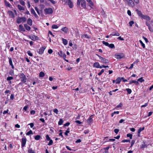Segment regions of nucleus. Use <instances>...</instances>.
<instances>
[{
    "instance_id": "nucleus-1",
    "label": "nucleus",
    "mask_w": 153,
    "mask_h": 153,
    "mask_svg": "<svg viewBox=\"0 0 153 153\" xmlns=\"http://www.w3.org/2000/svg\"><path fill=\"white\" fill-rule=\"evenodd\" d=\"M123 1L125 5L132 8L134 7V3L138 4L139 2V0H123Z\"/></svg>"
},
{
    "instance_id": "nucleus-2",
    "label": "nucleus",
    "mask_w": 153,
    "mask_h": 153,
    "mask_svg": "<svg viewBox=\"0 0 153 153\" xmlns=\"http://www.w3.org/2000/svg\"><path fill=\"white\" fill-rule=\"evenodd\" d=\"M82 8L86 9V1L85 0H77V5L78 6H80V5Z\"/></svg>"
},
{
    "instance_id": "nucleus-3",
    "label": "nucleus",
    "mask_w": 153,
    "mask_h": 153,
    "mask_svg": "<svg viewBox=\"0 0 153 153\" xmlns=\"http://www.w3.org/2000/svg\"><path fill=\"white\" fill-rule=\"evenodd\" d=\"M26 20L27 19L25 17L18 16L16 19V22L18 24H20L22 22H25Z\"/></svg>"
},
{
    "instance_id": "nucleus-4",
    "label": "nucleus",
    "mask_w": 153,
    "mask_h": 153,
    "mask_svg": "<svg viewBox=\"0 0 153 153\" xmlns=\"http://www.w3.org/2000/svg\"><path fill=\"white\" fill-rule=\"evenodd\" d=\"M19 76L21 81L22 82L24 83H25L27 82V78L25 75L23 73H20Z\"/></svg>"
},
{
    "instance_id": "nucleus-5",
    "label": "nucleus",
    "mask_w": 153,
    "mask_h": 153,
    "mask_svg": "<svg viewBox=\"0 0 153 153\" xmlns=\"http://www.w3.org/2000/svg\"><path fill=\"white\" fill-rule=\"evenodd\" d=\"M115 58L118 59H120L124 57V55L123 53H117L115 55Z\"/></svg>"
},
{
    "instance_id": "nucleus-6",
    "label": "nucleus",
    "mask_w": 153,
    "mask_h": 153,
    "mask_svg": "<svg viewBox=\"0 0 153 153\" xmlns=\"http://www.w3.org/2000/svg\"><path fill=\"white\" fill-rule=\"evenodd\" d=\"M44 11L46 14H51L52 13H53V10L52 9L49 7L48 8H45L44 10Z\"/></svg>"
},
{
    "instance_id": "nucleus-7",
    "label": "nucleus",
    "mask_w": 153,
    "mask_h": 153,
    "mask_svg": "<svg viewBox=\"0 0 153 153\" xmlns=\"http://www.w3.org/2000/svg\"><path fill=\"white\" fill-rule=\"evenodd\" d=\"M100 59V62L102 63L107 64L109 62V61L108 59L102 57Z\"/></svg>"
},
{
    "instance_id": "nucleus-8",
    "label": "nucleus",
    "mask_w": 153,
    "mask_h": 153,
    "mask_svg": "<svg viewBox=\"0 0 153 153\" xmlns=\"http://www.w3.org/2000/svg\"><path fill=\"white\" fill-rule=\"evenodd\" d=\"M26 140L27 139L25 137L22 138L21 143V146L22 148L24 147L25 146L26 142Z\"/></svg>"
},
{
    "instance_id": "nucleus-9",
    "label": "nucleus",
    "mask_w": 153,
    "mask_h": 153,
    "mask_svg": "<svg viewBox=\"0 0 153 153\" xmlns=\"http://www.w3.org/2000/svg\"><path fill=\"white\" fill-rule=\"evenodd\" d=\"M29 38L33 41H36L37 40L39 39L38 37L35 35H33V36H29Z\"/></svg>"
},
{
    "instance_id": "nucleus-10",
    "label": "nucleus",
    "mask_w": 153,
    "mask_h": 153,
    "mask_svg": "<svg viewBox=\"0 0 153 153\" xmlns=\"http://www.w3.org/2000/svg\"><path fill=\"white\" fill-rule=\"evenodd\" d=\"M7 13L9 14L10 17L11 18H14L15 17L14 14L12 11L9 10L7 12Z\"/></svg>"
},
{
    "instance_id": "nucleus-11",
    "label": "nucleus",
    "mask_w": 153,
    "mask_h": 153,
    "mask_svg": "<svg viewBox=\"0 0 153 153\" xmlns=\"http://www.w3.org/2000/svg\"><path fill=\"white\" fill-rule=\"evenodd\" d=\"M46 47L45 46L42 47L39 50V51L38 52L39 54H42L44 53V51Z\"/></svg>"
},
{
    "instance_id": "nucleus-12",
    "label": "nucleus",
    "mask_w": 153,
    "mask_h": 153,
    "mask_svg": "<svg viewBox=\"0 0 153 153\" xmlns=\"http://www.w3.org/2000/svg\"><path fill=\"white\" fill-rule=\"evenodd\" d=\"M58 54L61 57L63 58H66V55L65 53L62 52V51H61L59 52H58Z\"/></svg>"
},
{
    "instance_id": "nucleus-13",
    "label": "nucleus",
    "mask_w": 153,
    "mask_h": 153,
    "mask_svg": "<svg viewBox=\"0 0 153 153\" xmlns=\"http://www.w3.org/2000/svg\"><path fill=\"white\" fill-rule=\"evenodd\" d=\"M68 3V4L69 6V7L71 8L73 7V3L71 1V0H67Z\"/></svg>"
},
{
    "instance_id": "nucleus-14",
    "label": "nucleus",
    "mask_w": 153,
    "mask_h": 153,
    "mask_svg": "<svg viewBox=\"0 0 153 153\" xmlns=\"http://www.w3.org/2000/svg\"><path fill=\"white\" fill-rule=\"evenodd\" d=\"M19 29L20 31H25V30L23 26L22 25H20L19 26Z\"/></svg>"
},
{
    "instance_id": "nucleus-15",
    "label": "nucleus",
    "mask_w": 153,
    "mask_h": 153,
    "mask_svg": "<svg viewBox=\"0 0 153 153\" xmlns=\"http://www.w3.org/2000/svg\"><path fill=\"white\" fill-rule=\"evenodd\" d=\"M135 11L137 12L138 16L142 18L143 15L142 14L141 12L137 9H136Z\"/></svg>"
},
{
    "instance_id": "nucleus-16",
    "label": "nucleus",
    "mask_w": 153,
    "mask_h": 153,
    "mask_svg": "<svg viewBox=\"0 0 153 153\" xmlns=\"http://www.w3.org/2000/svg\"><path fill=\"white\" fill-rule=\"evenodd\" d=\"M144 127H143L142 128H140L138 131V134L137 136L138 137H140V132H141L142 131L144 130Z\"/></svg>"
},
{
    "instance_id": "nucleus-17",
    "label": "nucleus",
    "mask_w": 153,
    "mask_h": 153,
    "mask_svg": "<svg viewBox=\"0 0 153 153\" xmlns=\"http://www.w3.org/2000/svg\"><path fill=\"white\" fill-rule=\"evenodd\" d=\"M86 0L87 1V2L89 3V5H88V6L91 7V8H92V6H94V4L91 0Z\"/></svg>"
},
{
    "instance_id": "nucleus-18",
    "label": "nucleus",
    "mask_w": 153,
    "mask_h": 153,
    "mask_svg": "<svg viewBox=\"0 0 153 153\" xmlns=\"http://www.w3.org/2000/svg\"><path fill=\"white\" fill-rule=\"evenodd\" d=\"M142 18L147 21H149L150 19V17L147 15H143Z\"/></svg>"
},
{
    "instance_id": "nucleus-19",
    "label": "nucleus",
    "mask_w": 153,
    "mask_h": 153,
    "mask_svg": "<svg viewBox=\"0 0 153 153\" xmlns=\"http://www.w3.org/2000/svg\"><path fill=\"white\" fill-rule=\"evenodd\" d=\"M32 20L30 18H29L27 21V23L30 26H31L32 24Z\"/></svg>"
},
{
    "instance_id": "nucleus-20",
    "label": "nucleus",
    "mask_w": 153,
    "mask_h": 153,
    "mask_svg": "<svg viewBox=\"0 0 153 153\" xmlns=\"http://www.w3.org/2000/svg\"><path fill=\"white\" fill-rule=\"evenodd\" d=\"M93 115H92L90 116L89 118L87 119V122L88 123H91L93 121Z\"/></svg>"
},
{
    "instance_id": "nucleus-21",
    "label": "nucleus",
    "mask_w": 153,
    "mask_h": 153,
    "mask_svg": "<svg viewBox=\"0 0 153 153\" xmlns=\"http://www.w3.org/2000/svg\"><path fill=\"white\" fill-rule=\"evenodd\" d=\"M31 13L33 14V15L36 17H38V16L35 12V10L33 8H31Z\"/></svg>"
},
{
    "instance_id": "nucleus-22",
    "label": "nucleus",
    "mask_w": 153,
    "mask_h": 153,
    "mask_svg": "<svg viewBox=\"0 0 153 153\" xmlns=\"http://www.w3.org/2000/svg\"><path fill=\"white\" fill-rule=\"evenodd\" d=\"M68 27H63L61 29V30L64 32L65 33H67L68 30Z\"/></svg>"
},
{
    "instance_id": "nucleus-23",
    "label": "nucleus",
    "mask_w": 153,
    "mask_h": 153,
    "mask_svg": "<svg viewBox=\"0 0 153 153\" xmlns=\"http://www.w3.org/2000/svg\"><path fill=\"white\" fill-rule=\"evenodd\" d=\"M24 26L25 28V29L27 31H30V30L31 27H30L27 25V24H25Z\"/></svg>"
},
{
    "instance_id": "nucleus-24",
    "label": "nucleus",
    "mask_w": 153,
    "mask_h": 153,
    "mask_svg": "<svg viewBox=\"0 0 153 153\" xmlns=\"http://www.w3.org/2000/svg\"><path fill=\"white\" fill-rule=\"evenodd\" d=\"M132 83H134L136 85H138L139 84V83L137 81L134 80H132L131 81H130L129 84L131 85Z\"/></svg>"
},
{
    "instance_id": "nucleus-25",
    "label": "nucleus",
    "mask_w": 153,
    "mask_h": 153,
    "mask_svg": "<svg viewBox=\"0 0 153 153\" xmlns=\"http://www.w3.org/2000/svg\"><path fill=\"white\" fill-rule=\"evenodd\" d=\"M108 137H105V139L104 140H105V141H114L115 140L114 139H108Z\"/></svg>"
},
{
    "instance_id": "nucleus-26",
    "label": "nucleus",
    "mask_w": 153,
    "mask_h": 153,
    "mask_svg": "<svg viewBox=\"0 0 153 153\" xmlns=\"http://www.w3.org/2000/svg\"><path fill=\"white\" fill-rule=\"evenodd\" d=\"M116 81V83L117 84H119L120 83L121 81V79L120 77H118L115 80Z\"/></svg>"
},
{
    "instance_id": "nucleus-27",
    "label": "nucleus",
    "mask_w": 153,
    "mask_h": 153,
    "mask_svg": "<svg viewBox=\"0 0 153 153\" xmlns=\"http://www.w3.org/2000/svg\"><path fill=\"white\" fill-rule=\"evenodd\" d=\"M99 66L100 64L98 62H95L93 65L94 67L97 68H98V67Z\"/></svg>"
},
{
    "instance_id": "nucleus-28",
    "label": "nucleus",
    "mask_w": 153,
    "mask_h": 153,
    "mask_svg": "<svg viewBox=\"0 0 153 153\" xmlns=\"http://www.w3.org/2000/svg\"><path fill=\"white\" fill-rule=\"evenodd\" d=\"M18 8V9L20 10H25V8L23 7L21 5H18L17 6Z\"/></svg>"
},
{
    "instance_id": "nucleus-29",
    "label": "nucleus",
    "mask_w": 153,
    "mask_h": 153,
    "mask_svg": "<svg viewBox=\"0 0 153 153\" xmlns=\"http://www.w3.org/2000/svg\"><path fill=\"white\" fill-rule=\"evenodd\" d=\"M4 3L6 6L11 7V5L8 2H7L6 0L4 1Z\"/></svg>"
},
{
    "instance_id": "nucleus-30",
    "label": "nucleus",
    "mask_w": 153,
    "mask_h": 153,
    "mask_svg": "<svg viewBox=\"0 0 153 153\" xmlns=\"http://www.w3.org/2000/svg\"><path fill=\"white\" fill-rule=\"evenodd\" d=\"M120 34L117 31L114 32L112 33V34H111L110 35H112V36H120Z\"/></svg>"
},
{
    "instance_id": "nucleus-31",
    "label": "nucleus",
    "mask_w": 153,
    "mask_h": 153,
    "mask_svg": "<svg viewBox=\"0 0 153 153\" xmlns=\"http://www.w3.org/2000/svg\"><path fill=\"white\" fill-rule=\"evenodd\" d=\"M108 47L109 48H115L114 45L113 44H112V43L110 44H109Z\"/></svg>"
},
{
    "instance_id": "nucleus-32",
    "label": "nucleus",
    "mask_w": 153,
    "mask_h": 153,
    "mask_svg": "<svg viewBox=\"0 0 153 153\" xmlns=\"http://www.w3.org/2000/svg\"><path fill=\"white\" fill-rule=\"evenodd\" d=\"M62 40L63 43L65 45H66L68 44V41L66 39L62 38Z\"/></svg>"
},
{
    "instance_id": "nucleus-33",
    "label": "nucleus",
    "mask_w": 153,
    "mask_h": 153,
    "mask_svg": "<svg viewBox=\"0 0 153 153\" xmlns=\"http://www.w3.org/2000/svg\"><path fill=\"white\" fill-rule=\"evenodd\" d=\"M41 137V136L40 135H36L35 137H34V138L35 139V140H39L40 138Z\"/></svg>"
},
{
    "instance_id": "nucleus-34",
    "label": "nucleus",
    "mask_w": 153,
    "mask_h": 153,
    "mask_svg": "<svg viewBox=\"0 0 153 153\" xmlns=\"http://www.w3.org/2000/svg\"><path fill=\"white\" fill-rule=\"evenodd\" d=\"M144 81V80L143 79V78L142 77H141L137 80V82H142Z\"/></svg>"
},
{
    "instance_id": "nucleus-35",
    "label": "nucleus",
    "mask_w": 153,
    "mask_h": 153,
    "mask_svg": "<svg viewBox=\"0 0 153 153\" xmlns=\"http://www.w3.org/2000/svg\"><path fill=\"white\" fill-rule=\"evenodd\" d=\"M45 75V74L42 71H41L39 74V76L40 77H43Z\"/></svg>"
},
{
    "instance_id": "nucleus-36",
    "label": "nucleus",
    "mask_w": 153,
    "mask_h": 153,
    "mask_svg": "<svg viewBox=\"0 0 153 153\" xmlns=\"http://www.w3.org/2000/svg\"><path fill=\"white\" fill-rule=\"evenodd\" d=\"M63 122V120L62 119H60L59 121L58 122V125H60L62 124Z\"/></svg>"
},
{
    "instance_id": "nucleus-37",
    "label": "nucleus",
    "mask_w": 153,
    "mask_h": 153,
    "mask_svg": "<svg viewBox=\"0 0 153 153\" xmlns=\"http://www.w3.org/2000/svg\"><path fill=\"white\" fill-rule=\"evenodd\" d=\"M126 90L128 94H130L132 92L131 90L129 88H126Z\"/></svg>"
},
{
    "instance_id": "nucleus-38",
    "label": "nucleus",
    "mask_w": 153,
    "mask_h": 153,
    "mask_svg": "<svg viewBox=\"0 0 153 153\" xmlns=\"http://www.w3.org/2000/svg\"><path fill=\"white\" fill-rule=\"evenodd\" d=\"M35 152L32 149H30L28 150V153H34Z\"/></svg>"
},
{
    "instance_id": "nucleus-39",
    "label": "nucleus",
    "mask_w": 153,
    "mask_h": 153,
    "mask_svg": "<svg viewBox=\"0 0 153 153\" xmlns=\"http://www.w3.org/2000/svg\"><path fill=\"white\" fill-rule=\"evenodd\" d=\"M119 112L118 111H114L113 113L111 114V116L112 117H113L114 114H119Z\"/></svg>"
},
{
    "instance_id": "nucleus-40",
    "label": "nucleus",
    "mask_w": 153,
    "mask_h": 153,
    "mask_svg": "<svg viewBox=\"0 0 153 153\" xmlns=\"http://www.w3.org/2000/svg\"><path fill=\"white\" fill-rule=\"evenodd\" d=\"M126 136L127 137H129L130 139L132 138V135L131 134L129 133L128 134H127Z\"/></svg>"
},
{
    "instance_id": "nucleus-41",
    "label": "nucleus",
    "mask_w": 153,
    "mask_h": 153,
    "mask_svg": "<svg viewBox=\"0 0 153 153\" xmlns=\"http://www.w3.org/2000/svg\"><path fill=\"white\" fill-rule=\"evenodd\" d=\"M33 133L32 130H30L26 134L27 135H29L30 134H33Z\"/></svg>"
},
{
    "instance_id": "nucleus-42",
    "label": "nucleus",
    "mask_w": 153,
    "mask_h": 153,
    "mask_svg": "<svg viewBox=\"0 0 153 153\" xmlns=\"http://www.w3.org/2000/svg\"><path fill=\"white\" fill-rule=\"evenodd\" d=\"M69 132H70L69 129V128H68L67 129V130L65 132V135L66 136H68V133H69Z\"/></svg>"
},
{
    "instance_id": "nucleus-43",
    "label": "nucleus",
    "mask_w": 153,
    "mask_h": 153,
    "mask_svg": "<svg viewBox=\"0 0 153 153\" xmlns=\"http://www.w3.org/2000/svg\"><path fill=\"white\" fill-rule=\"evenodd\" d=\"M8 58L9 60V62L10 65H12L13 64L12 63V61L11 58L10 57H8Z\"/></svg>"
},
{
    "instance_id": "nucleus-44",
    "label": "nucleus",
    "mask_w": 153,
    "mask_h": 153,
    "mask_svg": "<svg viewBox=\"0 0 153 153\" xmlns=\"http://www.w3.org/2000/svg\"><path fill=\"white\" fill-rule=\"evenodd\" d=\"M139 42L140 43V44H141V45H142V46L143 47V48H144L145 47V45L143 43L142 41L141 40H139Z\"/></svg>"
},
{
    "instance_id": "nucleus-45",
    "label": "nucleus",
    "mask_w": 153,
    "mask_h": 153,
    "mask_svg": "<svg viewBox=\"0 0 153 153\" xmlns=\"http://www.w3.org/2000/svg\"><path fill=\"white\" fill-rule=\"evenodd\" d=\"M49 141V142L48 144V145H49V146H51V145H52V144L53 143V141L51 139Z\"/></svg>"
},
{
    "instance_id": "nucleus-46",
    "label": "nucleus",
    "mask_w": 153,
    "mask_h": 153,
    "mask_svg": "<svg viewBox=\"0 0 153 153\" xmlns=\"http://www.w3.org/2000/svg\"><path fill=\"white\" fill-rule=\"evenodd\" d=\"M13 79V77L12 76H8L7 78V81H10Z\"/></svg>"
},
{
    "instance_id": "nucleus-47",
    "label": "nucleus",
    "mask_w": 153,
    "mask_h": 153,
    "mask_svg": "<svg viewBox=\"0 0 153 153\" xmlns=\"http://www.w3.org/2000/svg\"><path fill=\"white\" fill-rule=\"evenodd\" d=\"M58 27L57 25H52V28L53 29H57L58 28Z\"/></svg>"
},
{
    "instance_id": "nucleus-48",
    "label": "nucleus",
    "mask_w": 153,
    "mask_h": 153,
    "mask_svg": "<svg viewBox=\"0 0 153 153\" xmlns=\"http://www.w3.org/2000/svg\"><path fill=\"white\" fill-rule=\"evenodd\" d=\"M130 140H124L122 141V143H125V142H130Z\"/></svg>"
},
{
    "instance_id": "nucleus-49",
    "label": "nucleus",
    "mask_w": 153,
    "mask_h": 153,
    "mask_svg": "<svg viewBox=\"0 0 153 153\" xmlns=\"http://www.w3.org/2000/svg\"><path fill=\"white\" fill-rule=\"evenodd\" d=\"M102 43L103 44L107 46H108L109 44V43L108 42H105L104 41H102Z\"/></svg>"
},
{
    "instance_id": "nucleus-50",
    "label": "nucleus",
    "mask_w": 153,
    "mask_h": 153,
    "mask_svg": "<svg viewBox=\"0 0 153 153\" xmlns=\"http://www.w3.org/2000/svg\"><path fill=\"white\" fill-rule=\"evenodd\" d=\"M27 53L29 56H33V54L32 53H31L30 51H27Z\"/></svg>"
},
{
    "instance_id": "nucleus-51",
    "label": "nucleus",
    "mask_w": 153,
    "mask_h": 153,
    "mask_svg": "<svg viewBox=\"0 0 153 153\" xmlns=\"http://www.w3.org/2000/svg\"><path fill=\"white\" fill-rule=\"evenodd\" d=\"M83 37H85V38L89 39L90 38V37L87 34H85L83 35Z\"/></svg>"
},
{
    "instance_id": "nucleus-52",
    "label": "nucleus",
    "mask_w": 153,
    "mask_h": 153,
    "mask_svg": "<svg viewBox=\"0 0 153 153\" xmlns=\"http://www.w3.org/2000/svg\"><path fill=\"white\" fill-rule=\"evenodd\" d=\"M20 2L22 5L23 6L25 5V2L24 1L22 0H20Z\"/></svg>"
},
{
    "instance_id": "nucleus-53",
    "label": "nucleus",
    "mask_w": 153,
    "mask_h": 153,
    "mask_svg": "<svg viewBox=\"0 0 153 153\" xmlns=\"http://www.w3.org/2000/svg\"><path fill=\"white\" fill-rule=\"evenodd\" d=\"M28 108V107L27 105L25 106L24 107L23 110L24 111H26Z\"/></svg>"
},
{
    "instance_id": "nucleus-54",
    "label": "nucleus",
    "mask_w": 153,
    "mask_h": 153,
    "mask_svg": "<svg viewBox=\"0 0 153 153\" xmlns=\"http://www.w3.org/2000/svg\"><path fill=\"white\" fill-rule=\"evenodd\" d=\"M134 24V22L133 21H131L129 22V26L130 27H131L132 25Z\"/></svg>"
},
{
    "instance_id": "nucleus-55",
    "label": "nucleus",
    "mask_w": 153,
    "mask_h": 153,
    "mask_svg": "<svg viewBox=\"0 0 153 153\" xmlns=\"http://www.w3.org/2000/svg\"><path fill=\"white\" fill-rule=\"evenodd\" d=\"M46 138L47 140L49 141L51 140L50 137H49V135L47 134L46 136Z\"/></svg>"
},
{
    "instance_id": "nucleus-56",
    "label": "nucleus",
    "mask_w": 153,
    "mask_h": 153,
    "mask_svg": "<svg viewBox=\"0 0 153 153\" xmlns=\"http://www.w3.org/2000/svg\"><path fill=\"white\" fill-rule=\"evenodd\" d=\"M49 34H50L51 35H52L53 37L54 36V35H53V34L52 32L50 30H49L48 31V37H49Z\"/></svg>"
},
{
    "instance_id": "nucleus-57",
    "label": "nucleus",
    "mask_w": 153,
    "mask_h": 153,
    "mask_svg": "<svg viewBox=\"0 0 153 153\" xmlns=\"http://www.w3.org/2000/svg\"><path fill=\"white\" fill-rule=\"evenodd\" d=\"M101 14L103 15L104 17L106 16V15L105 14V13L104 11L103 10L101 12Z\"/></svg>"
},
{
    "instance_id": "nucleus-58",
    "label": "nucleus",
    "mask_w": 153,
    "mask_h": 153,
    "mask_svg": "<svg viewBox=\"0 0 153 153\" xmlns=\"http://www.w3.org/2000/svg\"><path fill=\"white\" fill-rule=\"evenodd\" d=\"M53 112L56 114H58V111L57 109L55 108L53 110Z\"/></svg>"
},
{
    "instance_id": "nucleus-59",
    "label": "nucleus",
    "mask_w": 153,
    "mask_h": 153,
    "mask_svg": "<svg viewBox=\"0 0 153 153\" xmlns=\"http://www.w3.org/2000/svg\"><path fill=\"white\" fill-rule=\"evenodd\" d=\"M75 122L78 124H80L82 123V122L78 120H76L75 121Z\"/></svg>"
},
{
    "instance_id": "nucleus-60",
    "label": "nucleus",
    "mask_w": 153,
    "mask_h": 153,
    "mask_svg": "<svg viewBox=\"0 0 153 153\" xmlns=\"http://www.w3.org/2000/svg\"><path fill=\"white\" fill-rule=\"evenodd\" d=\"M53 51L51 49H49L48 50V52L49 54H51L53 53Z\"/></svg>"
},
{
    "instance_id": "nucleus-61",
    "label": "nucleus",
    "mask_w": 153,
    "mask_h": 153,
    "mask_svg": "<svg viewBox=\"0 0 153 153\" xmlns=\"http://www.w3.org/2000/svg\"><path fill=\"white\" fill-rule=\"evenodd\" d=\"M114 131L116 134H117L119 131V130L118 129L116 128L114 129Z\"/></svg>"
},
{
    "instance_id": "nucleus-62",
    "label": "nucleus",
    "mask_w": 153,
    "mask_h": 153,
    "mask_svg": "<svg viewBox=\"0 0 153 153\" xmlns=\"http://www.w3.org/2000/svg\"><path fill=\"white\" fill-rule=\"evenodd\" d=\"M30 113L31 114L34 115L35 113V111L34 110H32L30 111Z\"/></svg>"
},
{
    "instance_id": "nucleus-63",
    "label": "nucleus",
    "mask_w": 153,
    "mask_h": 153,
    "mask_svg": "<svg viewBox=\"0 0 153 153\" xmlns=\"http://www.w3.org/2000/svg\"><path fill=\"white\" fill-rule=\"evenodd\" d=\"M123 106V104L121 103H120V104L117 105L116 107L117 108H121Z\"/></svg>"
},
{
    "instance_id": "nucleus-64",
    "label": "nucleus",
    "mask_w": 153,
    "mask_h": 153,
    "mask_svg": "<svg viewBox=\"0 0 153 153\" xmlns=\"http://www.w3.org/2000/svg\"><path fill=\"white\" fill-rule=\"evenodd\" d=\"M70 124V123L68 122L64 124V126H68Z\"/></svg>"
}]
</instances>
